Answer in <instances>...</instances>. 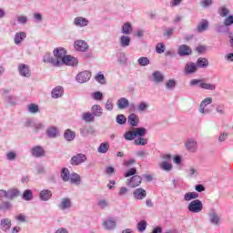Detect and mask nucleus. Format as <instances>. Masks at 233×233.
Returning <instances> with one entry per match:
<instances>
[{
    "label": "nucleus",
    "instance_id": "f257e3e1",
    "mask_svg": "<svg viewBox=\"0 0 233 233\" xmlns=\"http://www.w3.org/2000/svg\"><path fill=\"white\" fill-rule=\"evenodd\" d=\"M53 56L50 53H46L43 58L44 63H48L52 65V66L59 67L57 62L63 60L66 56V49L64 47H56L53 51Z\"/></svg>",
    "mask_w": 233,
    "mask_h": 233
},
{
    "label": "nucleus",
    "instance_id": "f03ea898",
    "mask_svg": "<svg viewBox=\"0 0 233 233\" xmlns=\"http://www.w3.org/2000/svg\"><path fill=\"white\" fill-rule=\"evenodd\" d=\"M147 136V128L145 127H136L133 130H129L124 134V138L126 141H134L136 137H144Z\"/></svg>",
    "mask_w": 233,
    "mask_h": 233
},
{
    "label": "nucleus",
    "instance_id": "7ed1b4c3",
    "mask_svg": "<svg viewBox=\"0 0 233 233\" xmlns=\"http://www.w3.org/2000/svg\"><path fill=\"white\" fill-rule=\"evenodd\" d=\"M19 196V190L15 188H9L8 190L0 189V201H3V199H15V198H18Z\"/></svg>",
    "mask_w": 233,
    "mask_h": 233
},
{
    "label": "nucleus",
    "instance_id": "20e7f679",
    "mask_svg": "<svg viewBox=\"0 0 233 233\" xmlns=\"http://www.w3.org/2000/svg\"><path fill=\"white\" fill-rule=\"evenodd\" d=\"M208 218L211 225H214L215 227L221 225V217H219V214H218V211L215 208L209 209Z\"/></svg>",
    "mask_w": 233,
    "mask_h": 233
},
{
    "label": "nucleus",
    "instance_id": "39448f33",
    "mask_svg": "<svg viewBox=\"0 0 233 233\" xmlns=\"http://www.w3.org/2000/svg\"><path fill=\"white\" fill-rule=\"evenodd\" d=\"M78 63L79 61L77 58L66 55L62 60L56 62V65H58V67L63 66V65H66L67 66H77Z\"/></svg>",
    "mask_w": 233,
    "mask_h": 233
},
{
    "label": "nucleus",
    "instance_id": "423d86ee",
    "mask_svg": "<svg viewBox=\"0 0 233 233\" xmlns=\"http://www.w3.org/2000/svg\"><path fill=\"white\" fill-rule=\"evenodd\" d=\"M212 103V97H206L204 98L198 106V112L199 114L202 115H207V114H210V112H212V109L210 108H207V106H208V105H211Z\"/></svg>",
    "mask_w": 233,
    "mask_h": 233
},
{
    "label": "nucleus",
    "instance_id": "0eeeda50",
    "mask_svg": "<svg viewBox=\"0 0 233 233\" xmlns=\"http://www.w3.org/2000/svg\"><path fill=\"white\" fill-rule=\"evenodd\" d=\"M187 210L193 214H199L203 210V202L199 199H195L188 204Z\"/></svg>",
    "mask_w": 233,
    "mask_h": 233
},
{
    "label": "nucleus",
    "instance_id": "6e6552de",
    "mask_svg": "<svg viewBox=\"0 0 233 233\" xmlns=\"http://www.w3.org/2000/svg\"><path fill=\"white\" fill-rule=\"evenodd\" d=\"M10 90L11 89H1L0 90V94L2 96V97L5 99V103H8V105H15V103H17V98H15V96H10L8 94H10Z\"/></svg>",
    "mask_w": 233,
    "mask_h": 233
},
{
    "label": "nucleus",
    "instance_id": "1a4fd4ad",
    "mask_svg": "<svg viewBox=\"0 0 233 233\" xmlns=\"http://www.w3.org/2000/svg\"><path fill=\"white\" fill-rule=\"evenodd\" d=\"M19 76L21 77H26L29 78L32 76V70L30 69V66L25 64H19L17 67Z\"/></svg>",
    "mask_w": 233,
    "mask_h": 233
},
{
    "label": "nucleus",
    "instance_id": "9d476101",
    "mask_svg": "<svg viewBox=\"0 0 233 233\" xmlns=\"http://www.w3.org/2000/svg\"><path fill=\"white\" fill-rule=\"evenodd\" d=\"M185 147L187 152H190L191 154H196V152H198V148H199L198 141L194 138H187L185 143Z\"/></svg>",
    "mask_w": 233,
    "mask_h": 233
},
{
    "label": "nucleus",
    "instance_id": "9b49d317",
    "mask_svg": "<svg viewBox=\"0 0 233 233\" xmlns=\"http://www.w3.org/2000/svg\"><path fill=\"white\" fill-rule=\"evenodd\" d=\"M86 162V155L83 153L76 154L71 158V165L74 167H77L79 165H83V163Z\"/></svg>",
    "mask_w": 233,
    "mask_h": 233
},
{
    "label": "nucleus",
    "instance_id": "f8f14e48",
    "mask_svg": "<svg viewBox=\"0 0 233 233\" xmlns=\"http://www.w3.org/2000/svg\"><path fill=\"white\" fill-rule=\"evenodd\" d=\"M90 77H92V73L89 71H83L76 75V81L80 84L87 83V81H90Z\"/></svg>",
    "mask_w": 233,
    "mask_h": 233
},
{
    "label": "nucleus",
    "instance_id": "ddd939ff",
    "mask_svg": "<svg viewBox=\"0 0 233 233\" xmlns=\"http://www.w3.org/2000/svg\"><path fill=\"white\" fill-rule=\"evenodd\" d=\"M143 178L140 176L135 175L131 178H127V185L130 187V188H136L141 185Z\"/></svg>",
    "mask_w": 233,
    "mask_h": 233
},
{
    "label": "nucleus",
    "instance_id": "4468645a",
    "mask_svg": "<svg viewBox=\"0 0 233 233\" xmlns=\"http://www.w3.org/2000/svg\"><path fill=\"white\" fill-rule=\"evenodd\" d=\"M74 48L77 52H87L88 44L85 40H76L74 43Z\"/></svg>",
    "mask_w": 233,
    "mask_h": 233
},
{
    "label": "nucleus",
    "instance_id": "2eb2a0df",
    "mask_svg": "<svg viewBox=\"0 0 233 233\" xmlns=\"http://www.w3.org/2000/svg\"><path fill=\"white\" fill-rule=\"evenodd\" d=\"M184 72L186 76H190V74H196V72H198V65L193 62H187L185 66Z\"/></svg>",
    "mask_w": 233,
    "mask_h": 233
},
{
    "label": "nucleus",
    "instance_id": "dca6fc26",
    "mask_svg": "<svg viewBox=\"0 0 233 233\" xmlns=\"http://www.w3.org/2000/svg\"><path fill=\"white\" fill-rule=\"evenodd\" d=\"M133 198H135L138 201L145 199V198H147V190L141 187L135 189L133 192Z\"/></svg>",
    "mask_w": 233,
    "mask_h": 233
},
{
    "label": "nucleus",
    "instance_id": "f3484780",
    "mask_svg": "<svg viewBox=\"0 0 233 233\" xmlns=\"http://www.w3.org/2000/svg\"><path fill=\"white\" fill-rule=\"evenodd\" d=\"M60 210H68L72 208V200L68 198H64L61 199V202L58 204Z\"/></svg>",
    "mask_w": 233,
    "mask_h": 233
},
{
    "label": "nucleus",
    "instance_id": "a211bd4d",
    "mask_svg": "<svg viewBox=\"0 0 233 233\" xmlns=\"http://www.w3.org/2000/svg\"><path fill=\"white\" fill-rule=\"evenodd\" d=\"M103 226H104V228H106V230H114V228H116V218H107L103 222Z\"/></svg>",
    "mask_w": 233,
    "mask_h": 233
},
{
    "label": "nucleus",
    "instance_id": "6ab92c4d",
    "mask_svg": "<svg viewBox=\"0 0 233 233\" xmlns=\"http://www.w3.org/2000/svg\"><path fill=\"white\" fill-rule=\"evenodd\" d=\"M12 228V220L10 218H2L0 221V228L3 232H8Z\"/></svg>",
    "mask_w": 233,
    "mask_h": 233
},
{
    "label": "nucleus",
    "instance_id": "aec40b11",
    "mask_svg": "<svg viewBox=\"0 0 233 233\" xmlns=\"http://www.w3.org/2000/svg\"><path fill=\"white\" fill-rule=\"evenodd\" d=\"M131 41L132 38L128 35H122L119 37V45L122 48H127V46H130Z\"/></svg>",
    "mask_w": 233,
    "mask_h": 233
},
{
    "label": "nucleus",
    "instance_id": "412c9836",
    "mask_svg": "<svg viewBox=\"0 0 233 233\" xmlns=\"http://www.w3.org/2000/svg\"><path fill=\"white\" fill-rule=\"evenodd\" d=\"M88 19L83 16H77L74 19L75 26H79L80 28H84V26H88Z\"/></svg>",
    "mask_w": 233,
    "mask_h": 233
},
{
    "label": "nucleus",
    "instance_id": "4be33fe9",
    "mask_svg": "<svg viewBox=\"0 0 233 233\" xmlns=\"http://www.w3.org/2000/svg\"><path fill=\"white\" fill-rule=\"evenodd\" d=\"M63 94H65V89L63 86H57L52 90L51 96L53 99H59V97H63Z\"/></svg>",
    "mask_w": 233,
    "mask_h": 233
},
{
    "label": "nucleus",
    "instance_id": "5701e85b",
    "mask_svg": "<svg viewBox=\"0 0 233 233\" xmlns=\"http://www.w3.org/2000/svg\"><path fill=\"white\" fill-rule=\"evenodd\" d=\"M129 105H130V102L127 97H120L116 101V106L117 108H119V110H125V108H128Z\"/></svg>",
    "mask_w": 233,
    "mask_h": 233
},
{
    "label": "nucleus",
    "instance_id": "b1692460",
    "mask_svg": "<svg viewBox=\"0 0 233 233\" xmlns=\"http://www.w3.org/2000/svg\"><path fill=\"white\" fill-rule=\"evenodd\" d=\"M152 81L157 84L163 83L165 81V75L160 71H155L152 73Z\"/></svg>",
    "mask_w": 233,
    "mask_h": 233
},
{
    "label": "nucleus",
    "instance_id": "393cba45",
    "mask_svg": "<svg viewBox=\"0 0 233 233\" xmlns=\"http://www.w3.org/2000/svg\"><path fill=\"white\" fill-rule=\"evenodd\" d=\"M121 32L124 35H130L132 32H134V28H132V24L130 22H126L122 25Z\"/></svg>",
    "mask_w": 233,
    "mask_h": 233
},
{
    "label": "nucleus",
    "instance_id": "a878e982",
    "mask_svg": "<svg viewBox=\"0 0 233 233\" xmlns=\"http://www.w3.org/2000/svg\"><path fill=\"white\" fill-rule=\"evenodd\" d=\"M127 123L131 127H137L139 125V116L134 113L127 116Z\"/></svg>",
    "mask_w": 233,
    "mask_h": 233
},
{
    "label": "nucleus",
    "instance_id": "bb28decb",
    "mask_svg": "<svg viewBox=\"0 0 233 233\" xmlns=\"http://www.w3.org/2000/svg\"><path fill=\"white\" fill-rule=\"evenodd\" d=\"M91 114L95 117H101L103 116V108L99 105H94L91 107Z\"/></svg>",
    "mask_w": 233,
    "mask_h": 233
},
{
    "label": "nucleus",
    "instance_id": "cd10ccee",
    "mask_svg": "<svg viewBox=\"0 0 233 233\" xmlns=\"http://www.w3.org/2000/svg\"><path fill=\"white\" fill-rule=\"evenodd\" d=\"M39 198L41 201H48L52 198V191L49 189H43L39 194Z\"/></svg>",
    "mask_w": 233,
    "mask_h": 233
},
{
    "label": "nucleus",
    "instance_id": "c85d7f7f",
    "mask_svg": "<svg viewBox=\"0 0 233 233\" xmlns=\"http://www.w3.org/2000/svg\"><path fill=\"white\" fill-rule=\"evenodd\" d=\"M25 39H26V33L25 32H18L15 35V45H21V43H23V41H25Z\"/></svg>",
    "mask_w": 233,
    "mask_h": 233
},
{
    "label": "nucleus",
    "instance_id": "c756f323",
    "mask_svg": "<svg viewBox=\"0 0 233 233\" xmlns=\"http://www.w3.org/2000/svg\"><path fill=\"white\" fill-rule=\"evenodd\" d=\"M208 30V20L202 19L197 26V31L201 33Z\"/></svg>",
    "mask_w": 233,
    "mask_h": 233
},
{
    "label": "nucleus",
    "instance_id": "7c9ffc66",
    "mask_svg": "<svg viewBox=\"0 0 233 233\" xmlns=\"http://www.w3.org/2000/svg\"><path fill=\"white\" fill-rule=\"evenodd\" d=\"M159 168L164 170V172H171L173 168L172 162L162 161L159 163Z\"/></svg>",
    "mask_w": 233,
    "mask_h": 233
},
{
    "label": "nucleus",
    "instance_id": "2f4dec72",
    "mask_svg": "<svg viewBox=\"0 0 233 233\" xmlns=\"http://www.w3.org/2000/svg\"><path fill=\"white\" fill-rule=\"evenodd\" d=\"M178 54L179 56H190V54H192V49L187 45H182L178 48Z\"/></svg>",
    "mask_w": 233,
    "mask_h": 233
},
{
    "label": "nucleus",
    "instance_id": "473e14b6",
    "mask_svg": "<svg viewBox=\"0 0 233 233\" xmlns=\"http://www.w3.org/2000/svg\"><path fill=\"white\" fill-rule=\"evenodd\" d=\"M31 154L35 157H41V156L45 155V150L41 147L36 146L31 149Z\"/></svg>",
    "mask_w": 233,
    "mask_h": 233
},
{
    "label": "nucleus",
    "instance_id": "72a5a7b5",
    "mask_svg": "<svg viewBox=\"0 0 233 233\" xmlns=\"http://www.w3.org/2000/svg\"><path fill=\"white\" fill-rule=\"evenodd\" d=\"M82 119L86 123H94L96 121V117L91 112H85L82 114Z\"/></svg>",
    "mask_w": 233,
    "mask_h": 233
},
{
    "label": "nucleus",
    "instance_id": "f704fd0d",
    "mask_svg": "<svg viewBox=\"0 0 233 233\" xmlns=\"http://www.w3.org/2000/svg\"><path fill=\"white\" fill-rule=\"evenodd\" d=\"M108 150H110V144H108V142H103L97 147L98 154H106Z\"/></svg>",
    "mask_w": 233,
    "mask_h": 233
},
{
    "label": "nucleus",
    "instance_id": "c9c22d12",
    "mask_svg": "<svg viewBox=\"0 0 233 233\" xmlns=\"http://www.w3.org/2000/svg\"><path fill=\"white\" fill-rule=\"evenodd\" d=\"M48 137H57L59 136V129L56 127H51L46 129Z\"/></svg>",
    "mask_w": 233,
    "mask_h": 233
},
{
    "label": "nucleus",
    "instance_id": "e433bc0d",
    "mask_svg": "<svg viewBox=\"0 0 233 233\" xmlns=\"http://www.w3.org/2000/svg\"><path fill=\"white\" fill-rule=\"evenodd\" d=\"M70 176H71V174H70V171L68 170V168H66V167L62 168L60 177L63 179V181H65V182L70 181Z\"/></svg>",
    "mask_w": 233,
    "mask_h": 233
},
{
    "label": "nucleus",
    "instance_id": "4c0bfd02",
    "mask_svg": "<svg viewBox=\"0 0 233 233\" xmlns=\"http://www.w3.org/2000/svg\"><path fill=\"white\" fill-rule=\"evenodd\" d=\"M134 145L137 147H145L146 145H148V139L143 137H137V138L134 140Z\"/></svg>",
    "mask_w": 233,
    "mask_h": 233
},
{
    "label": "nucleus",
    "instance_id": "58836bf2",
    "mask_svg": "<svg viewBox=\"0 0 233 233\" xmlns=\"http://www.w3.org/2000/svg\"><path fill=\"white\" fill-rule=\"evenodd\" d=\"M64 137L66 141H74L76 139V132L66 129L64 133Z\"/></svg>",
    "mask_w": 233,
    "mask_h": 233
},
{
    "label": "nucleus",
    "instance_id": "ea45409f",
    "mask_svg": "<svg viewBox=\"0 0 233 233\" xmlns=\"http://www.w3.org/2000/svg\"><path fill=\"white\" fill-rule=\"evenodd\" d=\"M199 194L197 192H187L184 195V201H192V199H198Z\"/></svg>",
    "mask_w": 233,
    "mask_h": 233
},
{
    "label": "nucleus",
    "instance_id": "a19ab883",
    "mask_svg": "<svg viewBox=\"0 0 233 233\" xmlns=\"http://www.w3.org/2000/svg\"><path fill=\"white\" fill-rule=\"evenodd\" d=\"M69 181L73 185H79L81 183V177L77 173H72L69 177Z\"/></svg>",
    "mask_w": 233,
    "mask_h": 233
},
{
    "label": "nucleus",
    "instance_id": "79ce46f5",
    "mask_svg": "<svg viewBox=\"0 0 233 233\" xmlns=\"http://www.w3.org/2000/svg\"><path fill=\"white\" fill-rule=\"evenodd\" d=\"M197 67L198 66L199 68H207L208 66V59L200 57L197 61Z\"/></svg>",
    "mask_w": 233,
    "mask_h": 233
},
{
    "label": "nucleus",
    "instance_id": "37998d69",
    "mask_svg": "<svg viewBox=\"0 0 233 233\" xmlns=\"http://www.w3.org/2000/svg\"><path fill=\"white\" fill-rule=\"evenodd\" d=\"M148 103H147V102H140L138 105H137V108H136V110H137V112H139V113H141V112H147V110H148Z\"/></svg>",
    "mask_w": 233,
    "mask_h": 233
},
{
    "label": "nucleus",
    "instance_id": "c03bdc74",
    "mask_svg": "<svg viewBox=\"0 0 233 233\" xmlns=\"http://www.w3.org/2000/svg\"><path fill=\"white\" fill-rule=\"evenodd\" d=\"M95 80L99 83V85H106V78H105V75L99 72L95 76Z\"/></svg>",
    "mask_w": 233,
    "mask_h": 233
},
{
    "label": "nucleus",
    "instance_id": "a18cd8bd",
    "mask_svg": "<svg viewBox=\"0 0 233 233\" xmlns=\"http://www.w3.org/2000/svg\"><path fill=\"white\" fill-rule=\"evenodd\" d=\"M200 88H202L203 90H216V84H210V83H205L202 82L200 83Z\"/></svg>",
    "mask_w": 233,
    "mask_h": 233
},
{
    "label": "nucleus",
    "instance_id": "49530a36",
    "mask_svg": "<svg viewBox=\"0 0 233 233\" xmlns=\"http://www.w3.org/2000/svg\"><path fill=\"white\" fill-rule=\"evenodd\" d=\"M228 14H230V10L227 6L222 5L218 8V15H220V17H227Z\"/></svg>",
    "mask_w": 233,
    "mask_h": 233
},
{
    "label": "nucleus",
    "instance_id": "de8ad7c7",
    "mask_svg": "<svg viewBox=\"0 0 233 233\" xmlns=\"http://www.w3.org/2000/svg\"><path fill=\"white\" fill-rule=\"evenodd\" d=\"M147 225L148 224L147 223V220H140L137 225L138 232H145V230H147Z\"/></svg>",
    "mask_w": 233,
    "mask_h": 233
},
{
    "label": "nucleus",
    "instance_id": "09e8293b",
    "mask_svg": "<svg viewBox=\"0 0 233 233\" xmlns=\"http://www.w3.org/2000/svg\"><path fill=\"white\" fill-rule=\"evenodd\" d=\"M80 134L83 137H86L88 134H94V127H82L80 128Z\"/></svg>",
    "mask_w": 233,
    "mask_h": 233
},
{
    "label": "nucleus",
    "instance_id": "8fccbe9b",
    "mask_svg": "<svg viewBox=\"0 0 233 233\" xmlns=\"http://www.w3.org/2000/svg\"><path fill=\"white\" fill-rule=\"evenodd\" d=\"M137 63L140 66H148V65H150V60L148 57L142 56L137 59Z\"/></svg>",
    "mask_w": 233,
    "mask_h": 233
},
{
    "label": "nucleus",
    "instance_id": "3c124183",
    "mask_svg": "<svg viewBox=\"0 0 233 233\" xmlns=\"http://www.w3.org/2000/svg\"><path fill=\"white\" fill-rule=\"evenodd\" d=\"M27 110L30 114H37V112H39V106L35 104H29L27 106Z\"/></svg>",
    "mask_w": 233,
    "mask_h": 233
},
{
    "label": "nucleus",
    "instance_id": "603ef678",
    "mask_svg": "<svg viewBox=\"0 0 233 233\" xmlns=\"http://www.w3.org/2000/svg\"><path fill=\"white\" fill-rule=\"evenodd\" d=\"M165 85H166L167 90H174V88H176V80L168 79L166 81Z\"/></svg>",
    "mask_w": 233,
    "mask_h": 233
},
{
    "label": "nucleus",
    "instance_id": "864d4df0",
    "mask_svg": "<svg viewBox=\"0 0 233 233\" xmlns=\"http://www.w3.org/2000/svg\"><path fill=\"white\" fill-rule=\"evenodd\" d=\"M5 157L7 161H15L17 157V152L15 151H9L5 154Z\"/></svg>",
    "mask_w": 233,
    "mask_h": 233
},
{
    "label": "nucleus",
    "instance_id": "5fc2aeb1",
    "mask_svg": "<svg viewBox=\"0 0 233 233\" xmlns=\"http://www.w3.org/2000/svg\"><path fill=\"white\" fill-rule=\"evenodd\" d=\"M91 97L94 99V101H101L104 96L101 91H96L91 94Z\"/></svg>",
    "mask_w": 233,
    "mask_h": 233
},
{
    "label": "nucleus",
    "instance_id": "6e6d98bb",
    "mask_svg": "<svg viewBox=\"0 0 233 233\" xmlns=\"http://www.w3.org/2000/svg\"><path fill=\"white\" fill-rule=\"evenodd\" d=\"M12 208V204L8 201H2L0 203V210H10Z\"/></svg>",
    "mask_w": 233,
    "mask_h": 233
},
{
    "label": "nucleus",
    "instance_id": "4d7b16f0",
    "mask_svg": "<svg viewBox=\"0 0 233 233\" xmlns=\"http://www.w3.org/2000/svg\"><path fill=\"white\" fill-rule=\"evenodd\" d=\"M108 200L105 199V198H100L97 201V207H99V208H108Z\"/></svg>",
    "mask_w": 233,
    "mask_h": 233
},
{
    "label": "nucleus",
    "instance_id": "13d9d810",
    "mask_svg": "<svg viewBox=\"0 0 233 233\" xmlns=\"http://www.w3.org/2000/svg\"><path fill=\"white\" fill-rule=\"evenodd\" d=\"M187 177H196V176H198V169L194 167H189L187 170Z\"/></svg>",
    "mask_w": 233,
    "mask_h": 233
},
{
    "label": "nucleus",
    "instance_id": "bf43d9fd",
    "mask_svg": "<svg viewBox=\"0 0 233 233\" xmlns=\"http://www.w3.org/2000/svg\"><path fill=\"white\" fill-rule=\"evenodd\" d=\"M32 198V190L26 189L23 194V199H25V201H30Z\"/></svg>",
    "mask_w": 233,
    "mask_h": 233
},
{
    "label": "nucleus",
    "instance_id": "052dcab7",
    "mask_svg": "<svg viewBox=\"0 0 233 233\" xmlns=\"http://www.w3.org/2000/svg\"><path fill=\"white\" fill-rule=\"evenodd\" d=\"M116 121L118 125H125L127 123V116L125 115H117Z\"/></svg>",
    "mask_w": 233,
    "mask_h": 233
},
{
    "label": "nucleus",
    "instance_id": "680f3d73",
    "mask_svg": "<svg viewBox=\"0 0 233 233\" xmlns=\"http://www.w3.org/2000/svg\"><path fill=\"white\" fill-rule=\"evenodd\" d=\"M136 174H137V169H136V167H131L125 172L124 177H130V176H136Z\"/></svg>",
    "mask_w": 233,
    "mask_h": 233
},
{
    "label": "nucleus",
    "instance_id": "e2e57ef3",
    "mask_svg": "<svg viewBox=\"0 0 233 233\" xmlns=\"http://www.w3.org/2000/svg\"><path fill=\"white\" fill-rule=\"evenodd\" d=\"M233 25V15L227 16L224 20V26H232Z\"/></svg>",
    "mask_w": 233,
    "mask_h": 233
},
{
    "label": "nucleus",
    "instance_id": "0e129e2a",
    "mask_svg": "<svg viewBox=\"0 0 233 233\" xmlns=\"http://www.w3.org/2000/svg\"><path fill=\"white\" fill-rule=\"evenodd\" d=\"M106 110L112 111L114 110V103L112 102V98H108L105 105Z\"/></svg>",
    "mask_w": 233,
    "mask_h": 233
},
{
    "label": "nucleus",
    "instance_id": "69168bd1",
    "mask_svg": "<svg viewBox=\"0 0 233 233\" xmlns=\"http://www.w3.org/2000/svg\"><path fill=\"white\" fill-rule=\"evenodd\" d=\"M212 0H201L200 6H202V8H208L209 6H212Z\"/></svg>",
    "mask_w": 233,
    "mask_h": 233
},
{
    "label": "nucleus",
    "instance_id": "338daca9",
    "mask_svg": "<svg viewBox=\"0 0 233 233\" xmlns=\"http://www.w3.org/2000/svg\"><path fill=\"white\" fill-rule=\"evenodd\" d=\"M156 50L157 54H163V52H165V44L158 43L156 46Z\"/></svg>",
    "mask_w": 233,
    "mask_h": 233
},
{
    "label": "nucleus",
    "instance_id": "774afa93",
    "mask_svg": "<svg viewBox=\"0 0 233 233\" xmlns=\"http://www.w3.org/2000/svg\"><path fill=\"white\" fill-rule=\"evenodd\" d=\"M216 111L218 114H220V116H223L225 114V106L223 104L217 106Z\"/></svg>",
    "mask_w": 233,
    "mask_h": 233
}]
</instances>
